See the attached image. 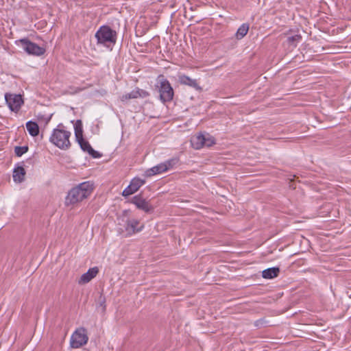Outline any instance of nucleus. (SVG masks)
<instances>
[{"label":"nucleus","instance_id":"nucleus-7","mask_svg":"<svg viewBox=\"0 0 351 351\" xmlns=\"http://www.w3.org/2000/svg\"><path fill=\"white\" fill-rule=\"evenodd\" d=\"M160 99L163 102L170 101L173 97V90L167 80H163L160 82L159 88Z\"/></svg>","mask_w":351,"mask_h":351},{"label":"nucleus","instance_id":"nucleus-18","mask_svg":"<svg viewBox=\"0 0 351 351\" xmlns=\"http://www.w3.org/2000/svg\"><path fill=\"white\" fill-rule=\"evenodd\" d=\"M26 128L29 134L32 136H36L39 134V127L36 122L29 121L26 123Z\"/></svg>","mask_w":351,"mask_h":351},{"label":"nucleus","instance_id":"nucleus-9","mask_svg":"<svg viewBox=\"0 0 351 351\" xmlns=\"http://www.w3.org/2000/svg\"><path fill=\"white\" fill-rule=\"evenodd\" d=\"M131 203L134 204L137 208L143 210L145 213H151L154 210V207L143 196L139 194L132 197Z\"/></svg>","mask_w":351,"mask_h":351},{"label":"nucleus","instance_id":"nucleus-2","mask_svg":"<svg viewBox=\"0 0 351 351\" xmlns=\"http://www.w3.org/2000/svg\"><path fill=\"white\" fill-rule=\"evenodd\" d=\"M95 36L98 45H102L112 49L116 44L117 33L109 26L102 25L96 32Z\"/></svg>","mask_w":351,"mask_h":351},{"label":"nucleus","instance_id":"nucleus-22","mask_svg":"<svg viewBox=\"0 0 351 351\" xmlns=\"http://www.w3.org/2000/svg\"><path fill=\"white\" fill-rule=\"evenodd\" d=\"M205 137V143H204V147H210L213 145L215 144V138L210 136L209 134H204Z\"/></svg>","mask_w":351,"mask_h":351},{"label":"nucleus","instance_id":"nucleus-8","mask_svg":"<svg viewBox=\"0 0 351 351\" xmlns=\"http://www.w3.org/2000/svg\"><path fill=\"white\" fill-rule=\"evenodd\" d=\"M5 99L9 108L14 112H18L23 104V100L20 94L6 93L5 95Z\"/></svg>","mask_w":351,"mask_h":351},{"label":"nucleus","instance_id":"nucleus-15","mask_svg":"<svg viewBox=\"0 0 351 351\" xmlns=\"http://www.w3.org/2000/svg\"><path fill=\"white\" fill-rule=\"evenodd\" d=\"M204 141V134H199L197 136H193L191 140V142L193 148H195V149H199L204 147V143H205Z\"/></svg>","mask_w":351,"mask_h":351},{"label":"nucleus","instance_id":"nucleus-1","mask_svg":"<svg viewBox=\"0 0 351 351\" xmlns=\"http://www.w3.org/2000/svg\"><path fill=\"white\" fill-rule=\"evenodd\" d=\"M94 189V184L90 181L80 183L77 186L71 189L66 197L65 203L66 205H73L87 198L92 193Z\"/></svg>","mask_w":351,"mask_h":351},{"label":"nucleus","instance_id":"nucleus-25","mask_svg":"<svg viewBox=\"0 0 351 351\" xmlns=\"http://www.w3.org/2000/svg\"><path fill=\"white\" fill-rule=\"evenodd\" d=\"M302 37L300 35H295L293 36H290L288 38V40L290 43H293V42H299L301 40Z\"/></svg>","mask_w":351,"mask_h":351},{"label":"nucleus","instance_id":"nucleus-14","mask_svg":"<svg viewBox=\"0 0 351 351\" xmlns=\"http://www.w3.org/2000/svg\"><path fill=\"white\" fill-rule=\"evenodd\" d=\"M179 82L182 84L189 86L196 90L200 89V87L195 80L191 79L185 75H182L179 77Z\"/></svg>","mask_w":351,"mask_h":351},{"label":"nucleus","instance_id":"nucleus-13","mask_svg":"<svg viewBox=\"0 0 351 351\" xmlns=\"http://www.w3.org/2000/svg\"><path fill=\"white\" fill-rule=\"evenodd\" d=\"M99 272V269L97 267H94L90 268L87 272L84 273L80 277L78 283L79 284H86L90 282L93 278H94Z\"/></svg>","mask_w":351,"mask_h":351},{"label":"nucleus","instance_id":"nucleus-27","mask_svg":"<svg viewBox=\"0 0 351 351\" xmlns=\"http://www.w3.org/2000/svg\"><path fill=\"white\" fill-rule=\"evenodd\" d=\"M130 97H128V93L127 94H125L123 95L122 97H121V100L122 101H125V100H128V99H130Z\"/></svg>","mask_w":351,"mask_h":351},{"label":"nucleus","instance_id":"nucleus-12","mask_svg":"<svg viewBox=\"0 0 351 351\" xmlns=\"http://www.w3.org/2000/svg\"><path fill=\"white\" fill-rule=\"evenodd\" d=\"M76 141L79 143L81 149L84 152H88L92 157L97 158L101 156V154L98 152L94 150L88 141L85 140L84 137L76 138Z\"/></svg>","mask_w":351,"mask_h":351},{"label":"nucleus","instance_id":"nucleus-4","mask_svg":"<svg viewBox=\"0 0 351 351\" xmlns=\"http://www.w3.org/2000/svg\"><path fill=\"white\" fill-rule=\"evenodd\" d=\"M179 162L178 158H173L169 160L165 161L164 162L160 163L151 169H149L146 171V174L148 176L159 174L172 169Z\"/></svg>","mask_w":351,"mask_h":351},{"label":"nucleus","instance_id":"nucleus-10","mask_svg":"<svg viewBox=\"0 0 351 351\" xmlns=\"http://www.w3.org/2000/svg\"><path fill=\"white\" fill-rule=\"evenodd\" d=\"M145 182L144 180L138 178L132 179L130 184L123 190L122 195L123 197H128L134 194L145 184Z\"/></svg>","mask_w":351,"mask_h":351},{"label":"nucleus","instance_id":"nucleus-23","mask_svg":"<svg viewBox=\"0 0 351 351\" xmlns=\"http://www.w3.org/2000/svg\"><path fill=\"white\" fill-rule=\"evenodd\" d=\"M27 151H28V147H27V146H23V147L16 146L14 148V153H15L16 156H19V157L21 156L23 154L26 153Z\"/></svg>","mask_w":351,"mask_h":351},{"label":"nucleus","instance_id":"nucleus-3","mask_svg":"<svg viewBox=\"0 0 351 351\" xmlns=\"http://www.w3.org/2000/svg\"><path fill=\"white\" fill-rule=\"evenodd\" d=\"M70 136L71 132L65 130L62 124H59L58 128L53 130L49 141L58 148L66 150L71 147Z\"/></svg>","mask_w":351,"mask_h":351},{"label":"nucleus","instance_id":"nucleus-24","mask_svg":"<svg viewBox=\"0 0 351 351\" xmlns=\"http://www.w3.org/2000/svg\"><path fill=\"white\" fill-rule=\"evenodd\" d=\"M139 95H141L140 93V89L134 90L130 93H128V97H130V99H136L139 97Z\"/></svg>","mask_w":351,"mask_h":351},{"label":"nucleus","instance_id":"nucleus-6","mask_svg":"<svg viewBox=\"0 0 351 351\" xmlns=\"http://www.w3.org/2000/svg\"><path fill=\"white\" fill-rule=\"evenodd\" d=\"M86 329L80 328L75 331L71 338V346L73 348H78L86 344L88 337Z\"/></svg>","mask_w":351,"mask_h":351},{"label":"nucleus","instance_id":"nucleus-16","mask_svg":"<svg viewBox=\"0 0 351 351\" xmlns=\"http://www.w3.org/2000/svg\"><path fill=\"white\" fill-rule=\"evenodd\" d=\"M279 272L280 269L278 267H271L263 270L262 272V276L265 279H272L278 276Z\"/></svg>","mask_w":351,"mask_h":351},{"label":"nucleus","instance_id":"nucleus-5","mask_svg":"<svg viewBox=\"0 0 351 351\" xmlns=\"http://www.w3.org/2000/svg\"><path fill=\"white\" fill-rule=\"evenodd\" d=\"M23 49L29 55L42 56L45 52V49L38 46L37 44L30 41L27 38H22L19 40Z\"/></svg>","mask_w":351,"mask_h":351},{"label":"nucleus","instance_id":"nucleus-21","mask_svg":"<svg viewBox=\"0 0 351 351\" xmlns=\"http://www.w3.org/2000/svg\"><path fill=\"white\" fill-rule=\"evenodd\" d=\"M98 304H99V305L97 306L98 311H99L101 313H104L106 310V298L102 295H101L98 298Z\"/></svg>","mask_w":351,"mask_h":351},{"label":"nucleus","instance_id":"nucleus-19","mask_svg":"<svg viewBox=\"0 0 351 351\" xmlns=\"http://www.w3.org/2000/svg\"><path fill=\"white\" fill-rule=\"evenodd\" d=\"M250 26L247 23H243L237 29L235 36L238 40L242 39L248 32Z\"/></svg>","mask_w":351,"mask_h":351},{"label":"nucleus","instance_id":"nucleus-26","mask_svg":"<svg viewBox=\"0 0 351 351\" xmlns=\"http://www.w3.org/2000/svg\"><path fill=\"white\" fill-rule=\"evenodd\" d=\"M140 93H141V95H139V97H145L149 95V93L147 91L143 90H140Z\"/></svg>","mask_w":351,"mask_h":351},{"label":"nucleus","instance_id":"nucleus-11","mask_svg":"<svg viewBox=\"0 0 351 351\" xmlns=\"http://www.w3.org/2000/svg\"><path fill=\"white\" fill-rule=\"evenodd\" d=\"M144 226L143 224H140V221L136 219H128L126 220L125 228L128 234L130 235L141 232Z\"/></svg>","mask_w":351,"mask_h":351},{"label":"nucleus","instance_id":"nucleus-20","mask_svg":"<svg viewBox=\"0 0 351 351\" xmlns=\"http://www.w3.org/2000/svg\"><path fill=\"white\" fill-rule=\"evenodd\" d=\"M75 138L83 137V128H82V123L81 120H77L75 125Z\"/></svg>","mask_w":351,"mask_h":351},{"label":"nucleus","instance_id":"nucleus-17","mask_svg":"<svg viewBox=\"0 0 351 351\" xmlns=\"http://www.w3.org/2000/svg\"><path fill=\"white\" fill-rule=\"evenodd\" d=\"M25 171L22 167H17L13 172V179L16 182L21 183L25 179Z\"/></svg>","mask_w":351,"mask_h":351}]
</instances>
